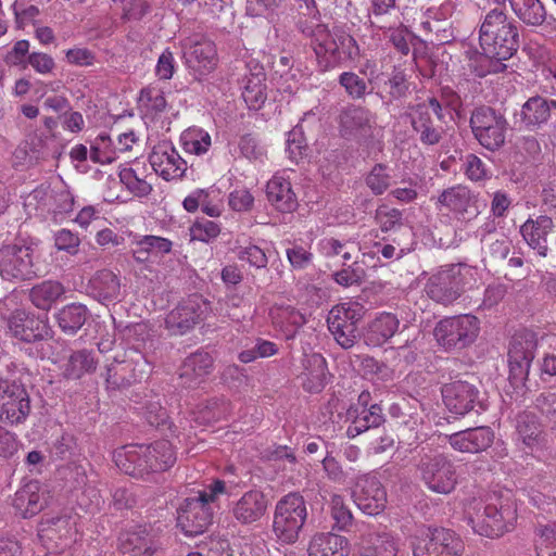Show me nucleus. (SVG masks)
<instances>
[{"mask_svg":"<svg viewBox=\"0 0 556 556\" xmlns=\"http://www.w3.org/2000/svg\"><path fill=\"white\" fill-rule=\"evenodd\" d=\"M479 42L489 63L479 76L502 73L507 68L504 61L515 55L520 47L519 26L503 9L494 8L481 18Z\"/></svg>","mask_w":556,"mask_h":556,"instance_id":"obj_1","label":"nucleus"},{"mask_svg":"<svg viewBox=\"0 0 556 556\" xmlns=\"http://www.w3.org/2000/svg\"><path fill=\"white\" fill-rule=\"evenodd\" d=\"M300 31L309 38L320 71L326 72L340 64L355 61L361 55L359 46L345 24L301 23Z\"/></svg>","mask_w":556,"mask_h":556,"instance_id":"obj_2","label":"nucleus"},{"mask_svg":"<svg viewBox=\"0 0 556 556\" xmlns=\"http://www.w3.org/2000/svg\"><path fill=\"white\" fill-rule=\"evenodd\" d=\"M226 493V482L216 479L194 497H187L178 509L177 526L187 536L204 533L213 522L218 495Z\"/></svg>","mask_w":556,"mask_h":556,"instance_id":"obj_3","label":"nucleus"},{"mask_svg":"<svg viewBox=\"0 0 556 556\" xmlns=\"http://www.w3.org/2000/svg\"><path fill=\"white\" fill-rule=\"evenodd\" d=\"M466 519L479 535L500 538L513 529L517 509L508 500L498 504L473 502L466 510Z\"/></svg>","mask_w":556,"mask_h":556,"instance_id":"obj_4","label":"nucleus"},{"mask_svg":"<svg viewBox=\"0 0 556 556\" xmlns=\"http://www.w3.org/2000/svg\"><path fill=\"white\" fill-rule=\"evenodd\" d=\"M306 519L307 507L303 495L290 492L276 503L273 531L280 542L293 544L298 541Z\"/></svg>","mask_w":556,"mask_h":556,"instance_id":"obj_5","label":"nucleus"},{"mask_svg":"<svg viewBox=\"0 0 556 556\" xmlns=\"http://www.w3.org/2000/svg\"><path fill=\"white\" fill-rule=\"evenodd\" d=\"M469 125L475 139L484 149L495 152L505 146L509 124L502 112L489 105L477 106Z\"/></svg>","mask_w":556,"mask_h":556,"instance_id":"obj_6","label":"nucleus"},{"mask_svg":"<svg viewBox=\"0 0 556 556\" xmlns=\"http://www.w3.org/2000/svg\"><path fill=\"white\" fill-rule=\"evenodd\" d=\"M480 330L479 319L470 314L440 320L434 327L437 342L446 351L463 350L472 344Z\"/></svg>","mask_w":556,"mask_h":556,"instance_id":"obj_7","label":"nucleus"},{"mask_svg":"<svg viewBox=\"0 0 556 556\" xmlns=\"http://www.w3.org/2000/svg\"><path fill=\"white\" fill-rule=\"evenodd\" d=\"M417 470L421 481L434 493L450 494L456 488V467L443 454H426L421 456Z\"/></svg>","mask_w":556,"mask_h":556,"instance_id":"obj_8","label":"nucleus"},{"mask_svg":"<svg viewBox=\"0 0 556 556\" xmlns=\"http://www.w3.org/2000/svg\"><path fill=\"white\" fill-rule=\"evenodd\" d=\"M470 268L463 264H452L434 273L426 285V292L433 301L447 305L456 301L466 285Z\"/></svg>","mask_w":556,"mask_h":556,"instance_id":"obj_9","label":"nucleus"},{"mask_svg":"<svg viewBox=\"0 0 556 556\" xmlns=\"http://www.w3.org/2000/svg\"><path fill=\"white\" fill-rule=\"evenodd\" d=\"M538 348L536 334L530 330L516 332L509 342V380L513 384L523 383L529 375Z\"/></svg>","mask_w":556,"mask_h":556,"instance_id":"obj_10","label":"nucleus"},{"mask_svg":"<svg viewBox=\"0 0 556 556\" xmlns=\"http://www.w3.org/2000/svg\"><path fill=\"white\" fill-rule=\"evenodd\" d=\"M208 312L210 302L201 294H190L167 314L165 327L172 334L182 336L204 320Z\"/></svg>","mask_w":556,"mask_h":556,"instance_id":"obj_11","label":"nucleus"},{"mask_svg":"<svg viewBox=\"0 0 556 556\" xmlns=\"http://www.w3.org/2000/svg\"><path fill=\"white\" fill-rule=\"evenodd\" d=\"M30 399L26 388L16 381L0 377V421L18 425L30 413Z\"/></svg>","mask_w":556,"mask_h":556,"instance_id":"obj_12","label":"nucleus"},{"mask_svg":"<svg viewBox=\"0 0 556 556\" xmlns=\"http://www.w3.org/2000/svg\"><path fill=\"white\" fill-rule=\"evenodd\" d=\"M375 115L365 106L349 104L338 116L340 136L346 140L367 143L375 127Z\"/></svg>","mask_w":556,"mask_h":556,"instance_id":"obj_13","label":"nucleus"},{"mask_svg":"<svg viewBox=\"0 0 556 556\" xmlns=\"http://www.w3.org/2000/svg\"><path fill=\"white\" fill-rule=\"evenodd\" d=\"M0 276L5 280H30L37 276L33 250L25 245H5L0 249Z\"/></svg>","mask_w":556,"mask_h":556,"instance_id":"obj_14","label":"nucleus"},{"mask_svg":"<svg viewBox=\"0 0 556 556\" xmlns=\"http://www.w3.org/2000/svg\"><path fill=\"white\" fill-rule=\"evenodd\" d=\"M441 393L444 405L455 415L465 416L472 410L479 413L485 409L480 400V391L475 384L467 381L455 380L445 383Z\"/></svg>","mask_w":556,"mask_h":556,"instance_id":"obj_15","label":"nucleus"},{"mask_svg":"<svg viewBox=\"0 0 556 556\" xmlns=\"http://www.w3.org/2000/svg\"><path fill=\"white\" fill-rule=\"evenodd\" d=\"M462 539L451 529L434 528L414 546V556H462Z\"/></svg>","mask_w":556,"mask_h":556,"instance_id":"obj_16","label":"nucleus"},{"mask_svg":"<svg viewBox=\"0 0 556 556\" xmlns=\"http://www.w3.org/2000/svg\"><path fill=\"white\" fill-rule=\"evenodd\" d=\"M520 233L528 247L541 257H546L556 245L555 225L547 215L528 218L520 226Z\"/></svg>","mask_w":556,"mask_h":556,"instance_id":"obj_17","label":"nucleus"},{"mask_svg":"<svg viewBox=\"0 0 556 556\" xmlns=\"http://www.w3.org/2000/svg\"><path fill=\"white\" fill-rule=\"evenodd\" d=\"M352 497L356 506L366 515L380 514L387 503V493L376 476L368 473L357 477Z\"/></svg>","mask_w":556,"mask_h":556,"instance_id":"obj_18","label":"nucleus"},{"mask_svg":"<svg viewBox=\"0 0 556 556\" xmlns=\"http://www.w3.org/2000/svg\"><path fill=\"white\" fill-rule=\"evenodd\" d=\"M11 333L24 342L42 341L51 337V329L45 319L24 309H15L8 319Z\"/></svg>","mask_w":556,"mask_h":556,"instance_id":"obj_19","label":"nucleus"},{"mask_svg":"<svg viewBox=\"0 0 556 556\" xmlns=\"http://www.w3.org/2000/svg\"><path fill=\"white\" fill-rule=\"evenodd\" d=\"M144 444L123 446L114 452V462L121 471L137 479H146L154 473Z\"/></svg>","mask_w":556,"mask_h":556,"instance_id":"obj_20","label":"nucleus"},{"mask_svg":"<svg viewBox=\"0 0 556 556\" xmlns=\"http://www.w3.org/2000/svg\"><path fill=\"white\" fill-rule=\"evenodd\" d=\"M152 168L165 180L181 178L187 170L186 161L166 141L156 144L149 155Z\"/></svg>","mask_w":556,"mask_h":556,"instance_id":"obj_21","label":"nucleus"},{"mask_svg":"<svg viewBox=\"0 0 556 556\" xmlns=\"http://www.w3.org/2000/svg\"><path fill=\"white\" fill-rule=\"evenodd\" d=\"M51 498L50 491L38 480L24 483L13 498V506L23 518H30L39 514Z\"/></svg>","mask_w":556,"mask_h":556,"instance_id":"obj_22","label":"nucleus"},{"mask_svg":"<svg viewBox=\"0 0 556 556\" xmlns=\"http://www.w3.org/2000/svg\"><path fill=\"white\" fill-rule=\"evenodd\" d=\"M267 508L266 495L260 490H250L232 503L230 514L237 523L252 526L265 516Z\"/></svg>","mask_w":556,"mask_h":556,"instance_id":"obj_23","label":"nucleus"},{"mask_svg":"<svg viewBox=\"0 0 556 556\" xmlns=\"http://www.w3.org/2000/svg\"><path fill=\"white\" fill-rule=\"evenodd\" d=\"M188 65L201 74L212 72L218 62L214 41L206 37L188 38L184 43Z\"/></svg>","mask_w":556,"mask_h":556,"instance_id":"obj_24","label":"nucleus"},{"mask_svg":"<svg viewBox=\"0 0 556 556\" xmlns=\"http://www.w3.org/2000/svg\"><path fill=\"white\" fill-rule=\"evenodd\" d=\"M549 118L551 112L548 111L546 98L538 94L530 97L513 116L514 125L517 129L529 131L542 128Z\"/></svg>","mask_w":556,"mask_h":556,"instance_id":"obj_25","label":"nucleus"},{"mask_svg":"<svg viewBox=\"0 0 556 556\" xmlns=\"http://www.w3.org/2000/svg\"><path fill=\"white\" fill-rule=\"evenodd\" d=\"M213 369V357L205 351H197L185 358L179 368V383L184 388L199 387Z\"/></svg>","mask_w":556,"mask_h":556,"instance_id":"obj_26","label":"nucleus"},{"mask_svg":"<svg viewBox=\"0 0 556 556\" xmlns=\"http://www.w3.org/2000/svg\"><path fill=\"white\" fill-rule=\"evenodd\" d=\"M450 445L463 453H480L489 448L494 441L490 427H476L455 432L447 437Z\"/></svg>","mask_w":556,"mask_h":556,"instance_id":"obj_27","label":"nucleus"},{"mask_svg":"<svg viewBox=\"0 0 556 556\" xmlns=\"http://www.w3.org/2000/svg\"><path fill=\"white\" fill-rule=\"evenodd\" d=\"M88 294L102 304L119 301L121 279L110 269L97 270L87 285Z\"/></svg>","mask_w":556,"mask_h":556,"instance_id":"obj_28","label":"nucleus"},{"mask_svg":"<svg viewBox=\"0 0 556 556\" xmlns=\"http://www.w3.org/2000/svg\"><path fill=\"white\" fill-rule=\"evenodd\" d=\"M410 125L424 146H435L443 138V129L435 126L425 102L409 105Z\"/></svg>","mask_w":556,"mask_h":556,"instance_id":"obj_29","label":"nucleus"},{"mask_svg":"<svg viewBox=\"0 0 556 556\" xmlns=\"http://www.w3.org/2000/svg\"><path fill=\"white\" fill-rule=\"evenodd\" d=\"M267 200L281 213H291L298 207V198L289 179L276 174L266 185Z\"/></svg>","mask_w":556,"mask_h":556,"instance_id":"obj_30","label":"nucleus"},{"mask_svg":"<svg viewBox=\"0 0 556 556\" xmlns=\"http://www.w3.org/2000/svg\"><path fill=\"white\" fill-rule=\"evenodd\" d=\"M348 417L352 419L351 425L346 429L349 438H355L370 429H378L386 421L383 410L378 404H371L365 409L350 407L348 409Z\"/></svg>","mask_w":556,"mask_h":556,"instance_id":"obj_31","label":"nucleus"},{"mask_svg":"<svg viewBox=\"0 0 556 556\" xmlns=\"http://www.w3.org/2000/svg\"><path fill=\"white\" fill-rule=\"evenodd\" d=\"M304 371L301 375L303 388L311 392H320L326 386L327 363L321 354L313 353L303 359Z\"/></svg>","mask_w":556,"mask_h":556,"instance_id":"obj_32","label":"nucleus"},{"mask_svg":"<svg viewBox=\"0 0 556 556\" xmlns=\"http://www.w3.org/2000/svg\"><path fill=\"white\" fill-rule=\"evenodd\" d=\"M308 556H346L349 542L346 538L333 533H317L308 544Z\"/></svg>","mask_w":556,"mask_h":556,"instance_id":"obj_33","label":"nucleus"},{"mask_svg":"<svg viewBox=\"0 0 556 556\" xmlns=\"http://www.w3.org/2000/svg\"><path fill=\"white\" fill-rule=\"evenodd\" d=\"M400 327L399 318L392 313H382L368 327L365 334L367 345L381 346L389 341Z\"/></svg>","mask_w":556,"mask_h":556,"instance_id":"obj_34","label":"nucleus"},{"mask_svg":"<svg viewBox=\"0 0 556 556\" xmlns=\"http://www.w3.org/2000/svg\"><path fill=\"white\" fill-rule=\"evenodd\" d=\"M396 542L388 532H367L361 538V556H396Z\"/></svg>","mask_w":556,"mask_h":556,"instance_id":"obj_35","label":"nucleus"},{"mask_svg":"<svg viewBox=\"0 0 556 556\" xmlns=\"http://www.w3.org/2000/svg\"><path fill=\"white\" fill-rule=\"evenodd\" d=\"M543 428V424L534 412L523 410L515 417L517 439L527 446H533L539 443Z\"/></svg>","mask_w":556,"mask_h":556,"instance_id":"obj_36","label":"nucleus"},{"mask_svg":"<svg viewBox=\"0 0 556 556\" xmlns=\"http://www.w3.org/2000/svg\"><path fill=\"white\" fill-rule=\"evenodd\" d=\"M516 17L530 27L542 26L547 18V11L541 0H508Z\"/></svg>","mask_w":556,"mask_h":556,"instance_id":"obj_37","label":"nucleus"},{"mask_svg":"<svg viewBox=\"0 0 556 556\" xmlns=\"http://www.w3.org/2000/svg\"><path fill=\"white\" fill-rule=\"evenodd\" d=\"M90 315L86 305L71 303L63 306L55 315L61 330L67 334H75L86 323Z\"/></svg>","mask_w":556,"mask_h":556,"instance_id":"obj_38","label":"nucleus"},{"mask_svg":"<svg viewBox=\"0 0 556 556\" xmlns=\"http://www.w3.org/2000/svg\"><path fill=\"white\" fill-rule=\"evenodd\" d=\"M266 74L263 67H255V72L245 77L242 98L249 109L260 110L266 101Z\"/></svg>","mask_w":556,"mask_h":556,"instance_id":"obj_39","label":"nucleus"},{"mask_svg":"<svg viewBox=\"0 0 556 556\" xmlns=\"http://www.w3.org/2000/svg\"><path fill=\"white\" fill-rule=\"evenodd\" d=\"M64 292L65 289L61 282L45 280L30 289L29 300L37 308L49 311Z\"/></svg>","mask_w":556,"mask_h":556,"instance_id":"obj_40","label":"nucleus"},{"mask_svg":"<svg viewBox=\"0 0 556 556\" xmlns=\"http://www.w3.org/2000/svg\"><path fill=\"white\" fill-rule=\"evenodd\" d=\"M364 307L358 303L348 302L336 305L329 312L327 324L329 329H340L348 325L350 327L357 326L362 319Z\"/></svg>","mask_w":556,"mask_h":556,"instance_id":"obj_41","label":"nucleus"},{"mask_svg":"<svg viewBox=\"0 0 556 556\" xmlns=\"http://www.w3.org/2000/svg\"><path fill=\"white\" fill-rule=\"evenodd\" d=\"M98 362L91 351L86 349L73 352L63 366L62 375L65 379H80L85 374L93 372Z\"/></svg>","mask_w":556,"mask_h":556,"instance_id":"obj_42","label":"nucleus"},{"mask_svg":"<svg viewBox=\"0 0 556 556\" xmlns=\"http://www.w3.org/2000/svg\"><path fill=\"white\" fill-rule=\"evenodd\" d=\"M128 364V350L116 354L112 363L106 365L105 381L108 388L118 389L131 383V376Z\"/></svg>","mask_w":556,"mask_h":556,"instance_id":"obj_43","label":"nucleus"},{"mask_svg":"<svg viewBox=\"0 0 556 556\" xmlns=\"http://www.w3.org/2000/svg\"><path fill=\"white\" fill-rule=\"evenodd\" d=\"M146 448L150 452L149 460L154 473L167 470L176 462L174 447L167 440L155 441L146 445Z\"/></svg>","mask_w":556,"mask_h":556,"instance_id":"obj_44","label":"nucleus"},{"mask_svg":"<svg viewBox=\"0 0 556 556\" xmlns=\"http://www.w3.org/2000/svg\"><path fill=\"white\" fill-rule=\"evenodd\" d=\"M472 201V194L462 185L445 189L439 197V202L448 210L465 214Z\"/></svg>","mask_w":556,"mask_h":556,"instance_id":"obj_45","label":"nucleus"},{"mask_svg":"<svg viewBox=\"0 0 556 556\" xmlns=\"http://www.w3.org/2000/svg\"><path fill=\"white\" fill-rule=\"evenodd\" d=\"M184 208L189 213H194L201 207L202 212L211 217L220 215V208L213 204L210 200V191L207 189H195L188 194L184 202Z\"/></svg>","mask_w":556,"mask_h":556,"instance_id":"obj_46","label":"nucleus"},{"mask_svg":"<svg viewBox=\"0 0 556 556\" xmlns=\"http://www.w3.org/2000/svg\"><path fill=\"white\" fill-rule=\"evenodd\" d=\"M181 142L187 152L202 155L208 151L212 139L210 134L201 128H189L182 132Z\"/></svg>","mask_w":556,"mask_h":556,"instance_id":"obj_47","label":"nucleus"},{"mask_svg":"<svg viewBox=\"0 0 556 556\" xmlns=\"http://www.w3.org/2000/svg\"><path fill=\"white\" fill-rule=\"evenodd\" d=\"M275 319L281 325L287 327V338L291 339L294 337L299 328L306 323L305 316L291 305H281L275 308Z\"/></svg>","mask_w":556,"mask_h":556,"instance_id":"obj_48","label":"nucleus"},{"mask_svg":"<svg viewBox=\"0 0 556 556\" xmlns=\"http://www.w3.org/2000/svg\"><path fill=\"white\" fill-rule=\"evenodd\" d=\"M233 252L238 260L247 262L256 269H265L267 267L268 257L266 252L253 243L242 245L239 239H237L235 241Z\"/></svg>","mask_w":556,"mask_h":556,"instance_id":"obj_49","label":"nucleus"},{"mask_svg":"<svg viewBox=\"0 0 556 556\" xmlns=\"http://www.w3.org/2000/svg\"><path fill=\"white\" fill-rule=\"evenodd\" d=\"M278 345L262 338H256L252 348L243 350L239 353V361L248 364L257 358H266L274 356L278 353Z\"/></svg>","mask_w":556,"mask_h":556,"instance_id":"obj_50","label":"nucleus"},{"mask_svg":"<svg viewBox=\"0 0 556 556\" xmlns=\"http://www.w3.org/2000/svg\"><path fill=\"white\" fill-rule=\"evenodd\" d=\"M338 81L346 94L354 100L363 99L369 92L367 80L354 72H343Z\"/></svg>","mask_w":556,"mask_h":556,"instance_id":"obj_51","label":"nucleus"},{"mask_svg":"<svg viewBox=\"0 0 556 556\" xmlns=\"http://www.w3.org/2000/svg\"><path fill=\"white\" fill-rule=\"evenodd\" d=\"M307 142L302 127L295 126L288 132L287 149L288 157L298 164L307 154Z\"/></svg>","mask_w":556,"mask_h":556,"instance_id":"obj_52","label":"nucleus"},{"mask_svg":"<svg viewBox=\"0 0 556 556\" xmlns=\"http://www.w3.org/2000/svg\"><path fill=\"white\" fill-rule=\"evenodd\" d=\"M375 219L383 232L395 231L403 227L402 211L386 205L377 208Z\"/></svg>","mask_w":556,"mask_h":556,"instance_id":"obj_53","label":"nucleus"},{"mask_svg":"<svg viewBox=\"0 0 556 556\" xmlns=\"http://www.w3.org/2000/svg\"><path fill=\"white\" fill-rule=\"evenodd\" d=\"M366 185L376 195L384 193L391 185V176L384 164H376L366 176Z\"/></svg>","mask_w":556,"mask_h":556,"instance_id":"obj_54","label":"nucleus"},{"mask_svg":"<svg viewBox=\"0 0 556 556\" xmlns=\"http://www.w3.org/2000/svg\"><path fill=\"white\" fill-rule=\"evenodd\" d=\"M538 556H556V522L538 528Z\"/></svg>","mask_w":556,"mask_h":556,"instance_id":"obj_55","label":"nucleus"},{"mask_svg":"<svg viewBox=\"0 0 556 556\" xmlns=\"http://www.w3.org/2000/svg\"><path fill=\"white\" fill-rule=\"evenodd\" d=\"M139 102L153 114L164 112L167 105L164 92L153 86H148L140 91Z\"/></svg>","mask_w":556,"mask_h":556,"instance_id":"obj_56","label":"nucleus"},{"mask_svg":"<svg viewBox=\"0 0 556 556\" xmlns=\"http://www.w3.org/2000/svg\"><path fill=\"white\" fill-rule=\"evenodd\" d=\"M119 180L127 190L137 197H147L152 191V186L144 179H141L131 167H125L119 170Z\"/></svg>","mask_w":556,"mask_h":556,"instance_id":"obj_57","label":"nucleus"},{"mask_svg":"<svg viewBox=\"0 0 556 556\" xmlns=\"http://www.w3.org/2000/svg\"><path fill=\"white\" fill-rule=\"evenodd\" d=\"M331 516L334 520V527L339 530H346L352 525V513L345 506L343 497L339 494H334L331 497Z\"/></svg>","mask_w":556,"mask_h":556,"instance_id":"obj_58","label":"nucleus"},{"mask_svg":"<svg viewBox=\"0 0 556 556\" xmlns=\"http://www.w3.org/2000/svg\"><path fill=\"white\" fill-rule=\"evenodd\" d=\"M463 166L465 175L471 181H481L490 178L485 163L476 154H467Z\"/></svg>","mask_w":556,"mask_h":556,"instance_id":"obj_59","label":"nucleus"},{"mask_svg":"<svg viewBox=\"0 0 556 556\" xmlns=\"http://www.w3.org/2000/svg\"><path fill=\"white\" fill-rule=\"evenodd\" d=\"M71 530V518L67 516H55L46 518L41 522L40 531L43 535L52 539L54 534L59 538L65 536Z\"/></svg>","mask_w":556,"mask_h":556,"instance_id":"obj_60","label":"nucleus"},{"mask_svg":"<svg viewBox=\"0 0 556 556\" xmlns=\"http://www.w3.org/2000/svg\"><path fill=\"white\" fill-rule=\"evenodd\" d=\"M128 364H130L129 370L131 376V383L140 381L151 371L149 362L147 361L146 356L138 350H128Z\"/></svg>","mask_w":556,"mask_h":556,"instance_id":"obj_61","label":"nucleus"},{"mask_svg":"<svg viewBox=\"0 0 556 556\" xmlns=\"http://www.w3.org/2000/svg\"><path fill=\"white\" fill-rule=\"evenodd\" d=\"M29 41L26 39L18 40L14 43L4 56V62L10 66H18L23 70L27 67L29 52Z\"/></svg>","mask_w":556,"mask_h":556,"instance_id":"obj_62","label":"nucleus"},{"mask_svg":"<svg viewBox=\"0 0 556 556\" xmlns=\"http://www.w3.org/2000/svg\"><path fill=\"white\" fill-rule=\"evenodd\" d=\"M220 233V227L212 220H198L190 228L192 240L210 242Z\"/></svg>","mask_w":556,"mask_h":556,"instance_id":"obj_63","label":"nucleus"},{"mask_svg":"<svg viewBox=\"0 0 556 556\" xmlns=\"http://www.w3.org/2000/svg\"><path fill=\"white\" fill-rule=\"evenodd\" d=\"M387 85L390 89V98L393 100H400L409 93V83L405 72L402 70H394L389 77Z\"/></svg>","mask_w":556,"mask_h":556,"instance_id":"obj_64","label":"nucleus"}]
</instances>
